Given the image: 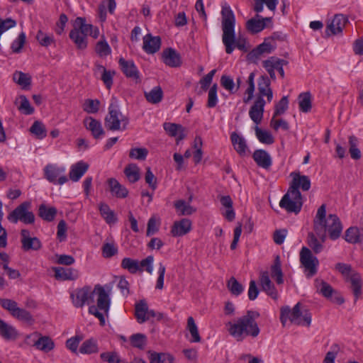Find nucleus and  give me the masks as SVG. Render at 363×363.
I'll list each match as a JSON object with an SVG mask.
<instances>
[{
	"label": "nucleus",
	"mask_w": 363,
	"mask_h": 363,
	"mask_svg": "<svg viewBox=\"0 0 363 363\" xmlns=\"http://www.w3.org/2000/svg\"><path fill=\"white\" fill-rule=\"evenodd\" d=\"M222 40L227 54H231L236 48L242 52H247L249 47L245 38L235 37V16L230 6L225 4L221 9Z\"/></svg>",
	"instance_id": "nucleus-1"
},
{
	"label": "nucleus",
	"mask_w": 363,
	"mask_h": 363,
	"mask_svg": "<svg viewBox=\"0 0 363 363\" xmlns=\"http://www.w3.org/2000/svg\"><path fill=\"white\" fill-rule=\"evenodd\" d=\"M323 234L320 235L318 231L309 232L307 235V244L315 254H318L323 250V243L327 238V233L330 239L335 240L339 238L342 231V225L336 214H329L327 220L322 223Z\"/></svg>",
	"instance_id": "nucleus-2"
},
{
	"label": "nucleus",
	"mask_w": 363,
	"mask_h": 363,
	"mask_svg": "<svg viewBox=\"0 0 363 363\" xmlns=\"http://www.w3.org/2000/svg\"><path fill=\"white\" fill-rule=\"evenodd\" d=\"M259 313L254 311H247V314L239 318L235 323H228L229 333L238 341L243 340L245 336L256 337L259 334V328L255 319Z\"/></svg>",
	"instance_id": "nucleus-3"
},
{
	"label": "nucleus",
	"mask_w": 363,
	"mask_h": 363,
	"mask_svg": "<svg viewBox=\"0 0 363 363\" xmlns=\"http://www.w3.org/2000/svg\"><path fill=\"white\" fill-rule=\"evenodd\" d=\"M95 290L97 291V306H91L89 308V313L96 317L100 321V325L104 326L106 323L105 318L104 314L99 312V310L103 311L106 315H108L111 304L109 292L111 290V287L108 285L101 286L97 284L95 286Z\"/></svg>",
	"instance_id": "nucleus-4"
},
{
	"label": "nucleus",
	"mask_w": 363,
	"mask_h": 363,
	"mask_svg": "<svg viewBox=\"0 0 363 363\" xmlns=\"http://www.w3.org/2000/svg\"><path fill=\"white\" fill-rule=\"evenodd\" d=\"M335 270L341 274L346 283L350 284L354 300H357L362 296V276L354 270L350 264L338 262L335 266Z\"/></svg>",
	"instance_id": "nucleus-5"
},
{
	"label": "nucleus",
	"mask_w": 363,
	"mask_h": 363,
	"mask_svg": "<svg viewBox=\"0 0 363 363\" xmlns=\"http://www.w3.org/2000/svg\"><path fill=\"white\" fill-rule=\"evenodd\" d=\"M301 303H297L292 310L289 306L282 307L281 309L280 320L283 325H285L287 319L292 323L298 325L309 326L311 323V314L308 310L301 311Z\"/></svg>",
	"instance_id": "nucleus-6"
},
{
	"label": "nucleus",
	"mask_w": 363,
	"mask_h": 363,
	"mask_svg": "<svg viewBox=\"0 0 363 363\" xmlns=\"http://www.w3.org/2000/svg\"><path fill=\"white\" fill-rule=\"evenodd\" d=\"M128 123V117L123 115L116 104H111L108 107V113L104 119L106 128L111 131L125 130Z\"/></svg>",
	"instance_id": "nucleus-7"
},
{
	"label": "nucleus",
	"mask_w": 363,
	"mask_h": 363,
	"mask_svg": "<svg viewBox=\"0 0 363 363\" xmlns=\"http://www.w3.org/2000/svg\"><path fill=\"white\" fill-rule=\"evenodd\" d=\"M0 306L8 311L11 316L20 321L28 325H32L35 322L31 313L23 308L18 307L17 302L14 300L0 298Z\"/></svg>",
	"instance_id": "nucleus-8"
},
{
	"label": "nucleus",
	"mask_w": 363,
	"mask_h": 363,
	"mask_svg": "<svg viewBox=\"0 0 363 363\" xmlns=\"http://www.w3.org/2000/svg\"><path fill=\"white\" fill-rule=\"evenodd\" d=\"M30 207V201L23 202L9 214L8 220L13 223L21 221L25 224H33L35 222V215L29 211Z\"/></svg>",
	"instance_id": "nucleus-9"
},
{
	"label": "nucleus",
	"mask_w": 363,
	"mask_h": 363,
	"mask_svg": "<svg viewBox=\"0 0 363 363\" xmlns=\"http://www.w3.org/2000/svg\"><path fill=\"white\" fill-rule=\"evenodd\" d=\"M313 250L306 247H303L300 251V263L304 268L306 275L308 278L312 277L317 274L318 266L319 265L318 259L313 255Z\"/></svg>",
	"instance_id": "nucleus-10"
},
{
	"label": "nucleus",
	"mask_w": 363,
	"mask_h": 363,
	"mask_svg": "<svg viewBox=\"0 0 363 363\" xmlns=\"http://www.w3.org/2000/svg\"><path fill=\"white\" fill-rule=\"evenodd\" d=\"M290 177H292V180L289 189L291 191L292 195L299 197L301 196L299 189L304 191L310 189L311 184L308 176L301 175L299 172H293Z\"/></svg>",
	"instance_id": "nucleus-11"
},
{
	"label": "nucleus",
	"mask_w": 363,
	"mask_h": 363,
	"mask_svg": "<svg viewBox=\"0 0 363 363\" xmlns=\"http://www.w3.org/2000/svg\"><path fill=\"white\" fill-rule=\"evenodd\" d=\"M45 178L52 183L57 182L58 184H63L68 181L67 176H65V168L63 167H58L55 164H48L43 169Z\"/></svg>",
	"instance_id": "nucleus-12"
},
{
	"label": "nucleus",
	"mask_w": 363,
	"mask_h": 363,
	"mask_svg": "<svg viewBox=\"0 0 363 363\" xmlns=\"http://www.w3.org/2000/svg\"><path fill=\"white\" fill-rule=\"evenodd\" d=\"M302 205V196L299 197L294 196L289 189L279 202L281 208H284L287 212L295 213L296 214L301 211Z\"/></svg>",
	"instance_id": "nucleus-13"
},
{
	"label": "nucleus",
	"mask_w": 363,
	"mask_h": 363,
	"mask_svg": "<svg viewBox=\"0 0 363 363\" xmlns=\"http://www.w3.org/2000/svg\"><path fill=\"white\" fill-rule=\"evenodd\" d=\"M258 94L256 99H264L263 97L266 96L267 101L270 103L273 99V91L271 88V81L269 77L265 74L259 77L257 81Z\"/></svg>",
	"instance_id": "nucleus-14"
},
{
	"label": "nucleus",
	"mask_w": 363,
	"mask_h": 363,
	"mask_svg": "<svg viewBox=\"0 0 363 363\" xmlns=\"http://www.w3.org/2000/svg\"><path fill=\"white\" fill-rule=\"evenodd\" d=\"M21 243H22V249L24 251L29 250H39L42 247V244L40 240L36 238H30V232L26 229H23L21 231Z\"/></svg>",
	"instance_id": "nucleus-15"
},
{
	"label": "nucleus",
	"mask_w": 363,
	"mask_h": 363,
	"mask_svg": "<svg viewBox=\"0 0 363 363\" xmlns=\"http://www.w3.org/2000/svg\"><path fill=\"white\" fill-rule=\"evenodd\" d=\"M347 19L342 14H337L332 21L327 25L325 34L330 36L331 34L337 35L341 33L345 26Z\"/></svg>",
	"instance_id": "nucleus-16"
},
{
	"label": "nucleus",
	"mask_w": 363,
	"mask_h": 363,
	"mask_svg": "<svg viewBox=\"0 0 363 363\" xmlns=\"http://www.w3.org/2000/svg\"><path fill=\"white\" fill-rule=\"evenodd\" d=\"M259 282L262 291H265L267 295L271 296L273 299L278 298V291L274 286V284L269 279V273L267 271L262 272L259 276Z\"/></svg>",
	"instance_id": "nucleus-17"
},
{
	"label": "nucleus",
	"mask_w": 363,
	"mask_h": 363,
	"mask_svg": "<svg viewBox=\"0 0 363 363\" xmlns=\"http://www.w3.org/2000/svg\"><path fill=\"white\" fill-rule=\"evenodd\" d=\"M265 101L261 99H255L253 105L249 111L251 120L257 125L259 124L263 118Z\"/></svg>",
	"instance_id": "nucleus-18"
},
{
	"label": "nucleus",
	"mask_w": 363,
	"mask_h": 363,
	"mask_svg": "<svg viewBox=\"0 0 363 363\" xmlns=\"http://www.w3.org/2000/svg\"><path fill=\"white\" fill-rule=\"evenodd\" d=\"M118 63L122 72L127 77L132 78L136 82L140 81L138 70L132 60H125L121 57Z\"/></svg>",
	"instance_id": "nucleus-19"
},
{
	"label": "nucleus",
	"mask_w": 363,
	"mask_h": 363,
	"mask_svg": "<svg viewBox=\"0 0 363 363\" xmlns=\"http://www.w3.org/2000/svg\"><path fill=\"white\" fill-rule=\"evenodd\" d=\"M161 46V38L160 36H152L151 34H147L143 37V49L148 54L157 52Z\"/></svg>",
	"instance_id": "nucleus-20"
},
{
	"label": "nucleus",
	"mask_w": 363,
	"mask_h": 363,
	"mask_svg": "<svg viewBox=\"0 0 363 363\" xmlns=\"http://www.w3.org/2000/svg\"><path fill=\"white\" fill-rule=\"evenodd\" d=\"M163 128L169 136L176 137L177 144L186 137L185 129L180 124L166 122L163 124Z\"/></svg>",
	"instance_id": "nucleus-21"
},
{
	"label": "nucleus",
	"mask_w": 363,
	"mask_h": 363,
	"mask_svg": "<svg viewBox=\"0 0 363 363\" xmlns=\"http://www.w3.org/2000/svg\"><path fill=\"white\" fill-rule=\"evenodd\" d=\"M84 123L86 129L91 131V135L95 139H99L105 135V131L99 121L92 117H87L84 119Z\"/></svg>",
	"instance_id": "nucleus-22"
},
{
	"label": "nucleus",
	"mask_w": 363,
	"mask_h": 363,
	"mask_svg": "<svg viewBox=\"0 0 363 363\" xmlns=\"http://www.w3.org/2000/svg\"><path fill=\"white\" fill-rule=\"evenodd\" d=\"M162 59L164 64L171 67H177L182 64L180 55L172 48L163 50Z\"/></svg>",
	"instance_id": "nucleus-23"
},
{
	"label": "nucleus",
	"mask_w": 363,
	"mask_h": 363,
	"mask_svg": "<svg viewBox=\"0 0 363 363\" xmlns=\"http://www.w3.org/2000/svg\"><path fill=\"white\" fill-rule=\"evenodd\" d=\"M191 230V221L188 218H182L175 221L172 227L171 233L174 237L183 236Z\"/></svg>",
	"instance_id": "nucleus-24"
},
{
	"label": "nucleus",
	"mask_w": 363,
	"mask_h": 363,
	"mask_svg": "<svg viewBox=\"0 0 363 363\" xmlns=\"http://www.w3.org/2000/svg\"><path fill=\"white\" fill-rule=\"evenodd\" d=\"M89 286H86L82 289H77L70 294L72 303L74 306L82 308L88 301Z\"/></svg>",
	"instance_id": "nucleus-25"
},
{
	"label": "nucleus",
	"mask_w": 363,
	"mask_h": 363,
	"mask_svg": "<svg viewBox=\"0 0 363 363\" xmlns=\"http://www.w3.org/2000/svg\"><path fill=\"white\" fill-rule=\"evenodd\" d=\"M89 169V164L83 161H79L72 164L69 173V177L72 182H78Z\"/></svg>",
	"instance_id": "nucleus-26"
},
{
	"label": "nucleus",
	"mask_w": 363,
	"mask_h": 363,
	"mask_svg": "<svg viewBox=\"0 0 363 363\" xmlns=\"http://www.w3.org/2000/svg\"><path fill=\"white\" fill-rule=\"evenodd\" d=\"M110 191L118 199H125L128 195V190L114 178H110L107 181Z\"/></svg>",
	"instance_id": "nucleus-27"
},
{
	"label": "nucleus",
	"mask_w": 363,
	"mask_h": 363,
	"mask_svg": "<svg viewBox=\"0 0 363 363\" xmlns=\"http://www.w3.org/2000/svg\"><path fill=\"white\" fill-rule=\"evenodd\" d=\"M252 157L257 164L264 169H269L272 165V159L268 152L264 150H257Z\"/></svg>",
	"instance_id": "nucleus-28"
},
{
	"label": "nucleus",
	"mask_w": 363,
	"mask_h": 363,
	"mask_svg": "<svg viewBox=\"0 0 363 363\" xmlns=\"http://www.w3.org/2000/svg\"><path fill=\"white\" fill-rule=\"evenodd\" d=\"M149 308L145 300H140L135 306V316L138 323H143L149 320Z\"/></svg>",
	"instance_id": "nucleus-29"
},
{
	"label": "nucleus",
	"mask_w": 363,
	"mask_h": 363,
	"mask_svg": "<svg viewBox=\"0 0 363 363\" xmlns=\"http://www.w3.org/2000/svg\"><path fill=\"white\" fill-rule=\"evenodd\" d=\"M54 272L57 279L75 280L79 277L78 271L72 268L55 267Z\"/></svg>",
	"instance_id": "nucleus-30"
},
{
	"label": "nucleus",
	"mask_w": 363,
	"mask_h": 363,
	"mask_svg": "<svg viewBox=\"0 0 363 363\" xmlns=\"http://www.w3.org/2000/svg\"><path fill=\"white\" fill-rule=\"evenodd\" d=\"M34 335L38 337V340L35 341L33 345V346H35L38 350L45 352H48L54 348V342L50 337L40 336V335L38 333H34Z\"/></svg>",
	"instance_id": "nucleus-31"
},
{
	"label": "nucleus",
	"mask_w": 363,
	"mask_h": 363,
	"mask_svg": "<svg viewBox=\"0 0 363 363\" xmlns=\"http://www.w3.org/2000/svg\"><path fill=\"white\" fill-rule=\"evenodd\" d=\"M327 220L326 217V206L322 204L318 209L316 216L313 220V230L318 231V234L323 235V227L322 223Z\"/></svg>",
	"instance_id": "nucleus-32"
},
{
	"label": "nucleus",
	"mask_w": 363,
	"mask_h": 363,
	"mask_svg": "<svg viewBox=\"0 0 363 363\" xmlns=\"http://www.w3.org/2000/svg\"><path fill=\"white\" fill-rule=\"evenodd\" d=\"M266 27V23L261 20V16L259 14H257L255 18H252L246 22V29L252 34L258 33Z\"/></svg>",
	"instance_id": "nucleus-33"
},
{
	"label": "nucleus",
	"mask_w": 363,
	"mask_h": 363,
	"mask_svg": "<svg viewBox=\"0 0 363 363\" xmlns=\"http://www.w3.org/2000/svg\"><path fill=\"white\" fill-rule=\"evenodd\" d=\"M147 354L150 363H173L174 360V357L169 353L149 350Z\"/></svg>",
	"instance_id": "nucleus-34"
},
{
	"label": "nucleus",
	"mask_w": 363,
	"mask_h": 363,
	"mask_svg": "<svg viewBox=\"0 0 363 363\" xmlns=\"http://www.w3.org/2000/svg\"><path fill=\"white\" fill-rule=\"evenodd\" d=\"M230 139L235 151L240 156L245 155L247 148L245 138L240 136L235 132H233L230 135Z\"/></svg>",
	"instance_id": "nucleus-35"
},
{
	"label": "nucleus",
	"mask_w": 363,
	"mask_h": 363,
	"mask_svg": "<svg viewBox=\"0 0 363 363\" xmlns=\"http://www.w3.org/2000/svg\"><path fill=\"white\" fill-rule=\"evenodd\" d=\"M57 213V211L55 207H48L44 203L39 206L38 216L45 221L51 222L54 220Z\"/></svg>",
	"instance_id": "nucleus-36"
},
{
	"label": "nucleus",
	"mask_w": 363,
	"mask_h": 363,
	"mask_svg": "<svg viewBox=\"0 0 363 363\" xmlns=\"http://www.w3.org/2000/svg\"><path fill=\"white\" fill-rule=\"evenodd\" d=\"M271 277L275 279L277 284L284 283L283 272L279 255L274 258V263L271 266Z\"/></svg>",
	"instance_id": "nucleus-37"
},
{
	"label": "nucleus",
	"mask_w": 363,
	"mask_h": 363,
	"mask_svg": "<svg viewBox=\"0 0 363 363\" xmlns=\"http://www.w3.org/2000/svg\"><path fill=\"white\" fill-rule=\"evenodd\" d=\"M69 38L78 49L84 50L87 47L86 37L82 35L81 32H78L77 28L71 30Z\"/></svg>",
	"instance_id": "nucleus-38"
},
{
	"label": "nucleus",
	"mask_w": 363,
	"mask_h": 363,
	"mask_svg": "<svg viewBox=\"0 0 363 363\" xmlns=\"http://www.w3.org/2000/svg\"><path fill=\"white\" fill-rule=\"evenodd\" d=\"M146 100L151 104L160 103L163 98V91L160 86H155L150 91H145Z\"/></svg>",
	"instance_id": "nucleus-39"
},
{
	"label": "nucleus",
	"mask_w": 363,
	"mask_h": 363,
	"mask_svg": "<svg viewBox=\"0 0 363 363\" xmlns=\"http://www.w3.org/2000/svg\"><path fill=\"white\" fill-rule=\"evenodd\" d=\"M123 172L130 183H135L140 179V169L135 164H129Z\"/></svg>",
	"instance_id": "nucleus-40"
},
{
	"label": "nucleus",
	"mask_w": 363,
	"mask_h": 363,
	"mask_svg": "<svg viewBox=\"0 0 363 363\" xmlns=\"http://www.w3.org/2000/svg\"><path fill=\"white\" fill-rule=\"evenodd\" d=\"M99 211L108 224L114 223L117 221L114 212L111 210L108 204L101 203L99 206Z\"/></svg>",
	"instance_id": "nucleus-41"
},
{
	"label": "nucleus",
	"mask_w": 363,
	"mask_h": 363,
	"mask_svg": "<svg viewBox=\"0 0 363 363\" xmlns=\"http://www.w3.org/2000/svg\"><path fill=\"white\" fill-rule=\"evenodd\" d=\"M174 207L180 216H189L196 211L195 208L186 203L184 200L177 201L174 203Z\"/></svg>",
	"instance_id": "nucleus-42"
},
{
	"label": "nucleus",
	"mask_w": 363,
	"mask_h": 363,
	"mask_svg": "<svg viewBox=\"0 0 363 363\" xmlns=\"http://www.w3.org/2000/svg\"><path fill=\"white\" fill-rule=\"evenodd\" d=\"M298 105L299 109L303 113H308L311 111V95L310 92L301 93L298 96Z\"/></svg>",
	"instance_id": "nucleus-43"
},
{
	"label": "nucleus",
	"mask_w": 363,
	"mask_h": 363,
	"mask_svg": "<svg viewBox=\"0 0 363 363\" xmlns=\"http://www.w3.org/2000/svg\"><path fill=\"white\" fill-rule=\"evenodd\" d=\"M13 79L15 82L22 86L23 89H27L31 84V77L22 72H16L13 74Z\"/></svg>",
	"instance_id": "nucleus-44"
},
{
	"label": "nucleus",
	"mask_w": 363,
	"mask_h": 363,
	"mask_svg": "<svg viewBox=\"0 0 363 363\" xmlns=\"http://www.w3.org/2000/svg\"><path fill=\"white\" fill-rule=\"evenodd\" d=\"M121 267L124 269L128 270L131 274H135L138 271L143 270L142 269H140L138 260L129 257H125L122 259Z\"/></svg>",
	"instance_id": "nucleus-45"
},
{
	"label": "nucleus",
	"mask_w": 363,
	"mask_h": 363,
	"mask_svg": "<svg viewBox=\"0 0 363 363\" xmlns=\"http://www.w3.org/2000/svg\"><path fill=\"white\" fill-rule=\"evenodd\" d=\"M0 335L5 340H13L16 338L18 333L14 327L4 322L0 326Z\"/></svg>",
	"instance_id": "nucleus-46"
},
{
	"label": "nucleus",
	"mask_w": 363,
	"mask_h": 363,
	"mask_svg": "<svg viewBox=\"0 0 363 363\" xmlns=\"http://www.w3.org/2000/svg\"><path fill=\"white\" fill-rule=\"evenodd\" d=\"M74 28H77L78 32H81L82 35L86 37L90 30H93V26L86 23V19L82 17H77L75 19Z\"/></svg>",
	"instance_id": "nucleus-47"
},
{
	"label": "nucleus",
	"mask_w": 363,
	"mask_h": 363,
	"mask_svg": "<svg viewBox=\"0 0 363 363\" xmlns=\"http://www.w3.org/2000/svg\"><path fill=\"white\" fill-rule=\"evenodd\" d=\"M30 131L32 134L35 135L38 139H43L47 135L46 128L45 125L39 121H35L31 127Z\"/></svg>",
	"instance_id": "nucleus-48"
},
{
	"label": "nucleus",
	"mask_w": 363,
	"mask_h": 363,
	"mask_svg": "<svg viewBox=\"0 0 363 363\" xmlns=\"http://www.w3.org/2000/svg\"><path fill=\"white\" fill-rule=\"evenodd\" d=\"M315 284L316 287L320 291V293L327 298L332 297V295L335 291L329 284L323 280H319L317 279H315Z\"/></svg>",
	"instance_id": "nucleus-49"
},
{
	"label": "nucleus",
	"mask_w": 363,
	"mask_h": 363,
	"mask_svg": "<svg viewBox=\"0 0 363 363\" xmlns=\"http://www.w3.org/2000/svg\"><path fill=\"white\" fill-rule=\"evenodd\" d=\"M35 38L41 46L45 48L51 45L52 44H55V42L53 35L47 34L41 30L38 31Z\"/></svg>",
	"instance_id": "nucleus-50"
},
{
	"label": "nucleus",
	"mask_w": 363,
	"mask_h": 363,
	"mask_svg": "<svg viewBox=\"0 0 363 363\" xmlns=\"http://www.w3.org/2000/svg\"><path fill=\"white\" fill-rule=\"evenodd\" d=\"M130 342L133 347L143 350L147 344V337L142 333L133 334L130 337Z\"/></svg>",
	"instance_id": "nucleus-51"
},
{
	"label": "nucleus",
	"mask_w": 363,
	"mask_h": 363,
	"mask_svg": "<svg viewBox=\"0 0 363 363\" xmlns=\"http://www.w3.org/2000/svg\"><path fill=\"white\" fill-rule=\"evenodd\" d=\"M255 130L257 139L262 143L271 145L274 142L273 136L268 131L262 130L257 125L255 126Z\"/></svg>",
	"instance_id": "nucleus-52"
},
{
	"label": "nucleus",
	"mask_w": 363,
	"mask_h": 363,
	"mask_svg": "<svg viewBox=\"0 0 363 363\" xmlns=\"http://www.w3.org/2000/svg\"><path fill=\"white\" fill-rule=\"evenodd\" d=\"M255 72H251L248 77L247 79V84L248 87L245 90V94L247 95V97H245L243 99V102L245 104L249 103L252 98L254 97V92H255Z\"/></svg>",
	"instance_id": "nucleus-53"
},
{
	"label": "nucleus",
	"mask_w": 363,
	"mask_h": 363,
	"mask_svg": "<svg viewBox=\"0 0 363 363\" xmlns=\"http://www.w3.org/2000/svg\"><path fill=\"white\" fill-rule=\"evenodd\" d=\"M99 349L96 342L93 339L87 340L84 341L80 348L79 352L82 354H92L98 352Z\"/></svg>",
	"instance_id": "nucleus-54"
},
{
	"label": "nucleus",
	"mask_w": 363,
	"mask_h": 363,
	"mask_svg": "<svg viewBox=\"0 0 363 363\" xmlns=\"http://www.w3.org/2000/svg\"><path fill=\"white\" fill-rule=\"evenodd\" d=\"M349 152L350 154L351 157L353 160H359L361 158V151L357 147L358 145V140L356 137L352 135L349 138Z\"/></svg>",
	"instance_id": "nucleus-55"
},
{
	"label": "nucleus",
	"mask_w": 363,
	"mask_h": 363,
	"mask_svg": "<svg viewBox=\"0 0 363 363\" xmlns=\"http://www.w3.org/2000/svg\"><path fill=\"white\" fill-rule=\"evenodd\" d=\"M187 328L192 337V340L191 341L193 342H199L201 341V337L194 319L191 316L189 317L187 319Z\"/></svg>",
	"instance_id": "nucleus-56"
},
{
	"label": "nucleus",
	"mask_w": 363,
	"mask_h": 363,
	"mask_svg": "<svg viewBox=\"0 0 363 363\" xmlns=\"http://www.w3.org/2000/svg\"><path fill=\"white\" fill-rule=\"evenodd\" d=\"M227 287L230 293L235 296L241 294L244 289L242 285L234 277H230L228 280Z\"/></svg>",
	"instance_id": "nucleus-57"
},
{
	"label": "nucleus",
	"mask_w": 363,
	"mask_h": 363,
	"mask_svg": "<svg viewBox=\"0 0 363 363\" xmlns=\"http://www.w3.org/2000/svg\"><path fill=\"white\" fill-rule=\"evenodd\" d=\"M19 99H21V104L18 107V111L25 115L33 114L34 113V108L31 106L26 96L21 95Z\"/></svg>",
	"instance_id": "nucleus-58"
},
{
	"label": "nucleus",
	"mask_w": 363,
	"mask_h": 363,
	"mask_svg": "<svg viewBox=\"0 0 363 363\" xmlns=\"http://www.w3.org/2000/svg\"><path fill=\"white\" fill-rule=\"evenodd\" d=\"M95 51L100 57H106L111 54V49L106 40L104 39L96 43Z\"/></svg>",
	"instance_id": "nucleus-59"
},
{
	"label": "nucleus",
	"mask_w": 363,
	"mask_h": 363,
	"mask_svg": "<svg viewBox=\"0 0 363 363\" xmlns=\"http://www.w3.org/2000/svg\"><path fill=\"white\" fill-rule=\"evenodd\" d=\"M289 107L288 96H284L280 101L275 105V110L274 112V118H276L283 114Z\"/></svg>",
	"instance_id": "nucleus-60"
},
{
	"label": "nucleus",
	"mask_w": 363,
	"mask_h": 363,
	"mask_svg": "<svg viewBox=\"0 0 363 363\" xmlns=\"http://www.w3.org/2000/svg\"><path fill=\"white\" fill-rule=\"evenodd\" d=\"M100 101L97 99H86L83 110L88 113H96L99 110Z\"/></svg>",
	"instance_id": "nucleus-61"
},
{
	"label": "nucleus",
	"mask_w": 363,
	"mask_h": 363,
	"mask_svg": "<svg viewBox=\"0 0 363 363\" xmlns=\"http://www.w3.org/2000/svg\"><path fill=\"white\" fill-rule=\"evenodd\" d=\"M345 239L347 242L350 243H356L359 240V233L357 228H349L345 234Z\"/></svg>",
	"instance_id": "nucleus-62"
},
{
	"label": "nucleus",
	"mask_w": 363,
	"mask_h": 363,
	"mask_svg": "<svg viewBox=\"0 0 363 363\" xmlns=\"http://www.w3.org/2000/svg\"><path fill=\"white\" fill-rule=\"evenodd\" d=\"M26 36L24 32H21L18 38L12 43L11 48L15 53H19L26 43Z\"/></svg>",
	"instance_id": "nucleus-63"
},
{
	"label": "nucleus",
	"mask_w": 363,
	"mask_h": 363,
	"mask_svg": "<svg viewBox=\"0 0 363 363\" xmlns=\"http://www.w3.org/2000/svg\"><path fill=\"white\" fill-rule=\"evenodd\" d=\"M148 154V151L144 147L132 148L129 152V157L138 160H145Z\"/></svg>",
	"instance_id": "nucleus-64"
}]
</instances>
